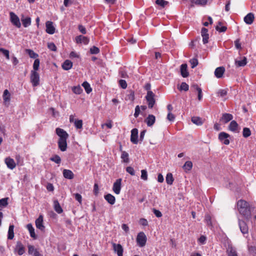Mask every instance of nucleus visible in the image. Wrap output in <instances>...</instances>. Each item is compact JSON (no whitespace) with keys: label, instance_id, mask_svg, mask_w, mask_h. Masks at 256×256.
<instances>
[{"label":"nucleus","instance_id":"nucleus-1","mask_svg":"<svg viewBox=\"0 0 256 256\" xmlns=\"http://www.w3.org/2000/svg\"><path fill=\"white\" fill-rule=\"evenodd\" d=\"M238 209L240 214L248 218L250 217L251 211L249 204L244 200H240L237 202Z\"/></svg>","mask_w":256,"mask_h":256},{"label":"nucleus","instance_id":"nucleus-2","mask_svg":"<svg viewBox=\"0 0 256 256\" xmlns=\"http://www.w3.org/2000/svg\"><path fill=\"white\" fill-rule=\"evenodd\" d=\"M155 94L152 92H148L146 96V100L148 102V107L152 108L156 103L154 98Z\"/></svg>","mask_w":256,"mask_h":256},{"label":"nucleus","instance_id":"nucleus-3","mask_svg":"<svg viewBox=\"0 0 256 256\" xmlns=\"http://www.w3.org/2000/svg\"><path fill=\"white\" fill-rule=\"evenodd\" d=\"M136 241L137 244L140 247H143L146 242V236L144 232H140L138 234Z\"/></svg>","mask_w":256,"mask_h":256},{"label":"nucleus","instance_id":"nucleus-4","mask_svg":"<svg viewBox=\"0 0 256 256\" xmlns=\"http://www.w3.org/2000/svg\"><path fill=\"white\" fill-rule=\"evenodd\" d=\"M30 82L33 86H36L40 84L39 74L35 70H32L30 72Z\"/></svg>","mask_w":256,"mask_h":256},{"label":"nucleus","instance_id":"nucleus-5","mask_svg":"<svg viewBox=\"0 0 256 256\" xmlns=\"http://www.w3.org/2000/svg\"><path fill=\"white\" fill-rule=\"evenodd\" d=\"M10 20L13 25L20 28L21 26V24L20 20L19 18L16 15L14 12H10Z\"/></svg>","mask_w":256,"mask_h":256},{"label":"nucleus","instance_id":"nucleus-6","mask_svg":"<svg viewBox=\"0 0 256 256\" xmlns=\"http://www.w3.org/2000/svg\"><path fill=\"white\" fill-rule=\"evenodd\" d=\"M56 134L59 136L58 140H67L68 134L64 130L58 128L56 130Z\"/></svg>","mask_w":256,"mask_h":256},{"label":"nucleus","instance_id":"nucleus-7","mask_svg":"<svg viewBox=\"0 0 256 256\" xmlns=\"http://www.w3.org/2000/svg\"><path fill=\"white\" fill-rule=\"evenodd\" d=\"M230 135L225 132H221L218 134V139L224 144L228 145L230 144V140L228 139Z\"/></svg>","mask_w":256,"mask_h":256},{"label":"nucleus","instance_id":"nucleus-8","mask_svg":"<svg viewBox=\"0 0 256 256\" xmlns=\"http://www.w3.org/2000/svg\"><path fill=\"white\" fill-rule=\"evenodd\" d=\"M122 178H118L114 183L112 190L116 194H120V192L122 187Z\"/></svg>","mask_w":256,"mask_h":256},{"label":"nucleus","instance_id":"nucleus-9","mask_svg":"<svg viewBox=\"0 0 256 256\" xmlns=\"http://www.w3.org/2000/svg\"><path fill=\"white\" fill-rule=\"evenodd\" d=\"M113 250L116 252L118 256H123L124 249L120 244H116L112 243Z\"/></svg>","mask_w":256,"mask_h":256},{"label":"nucleus","instance_id":"nucleus-10","mask_svg":"<svg viewBox=\"0 0 256 256\" xmlns=\"http://www.w3.org/2000/svg\"><path fill=\"white\" fill-rule=\"evenodd\" d=\"M46 32L50 34H52L55 32L56 28L53 25V22L51 21H48L46 23Z\"/></svg>","mask_w":256,"mask_h":256},{"label":"nucleus","instance_id":"nucleus-11","mask_svg":"<svg viewBox=\"0 0 256 256\" xmlns=\"http://www.w3.org/2000/svg\"><path fill=\"white\" fill-rule=\"evenodd\" d=\"M36 227L42 231H44L45 226L43 224V216L40 215L36 220Z\"/></svg>","mask_w":256,"mask_h":256},{"label":"nucleus","instance_id":"nucleus-12","mask_svg":"<svg viewBox=\"0 0 256 256\" xmlns=\"http://www.w3.org/2000/svg\"><path fill=\"white\" fill-rule=\"evenodd\" d=\"M138 130L136 128H133L131 130L130 141L134 144H137L138 142Z\"/></svg>","mask_w":256,"mask_h":256},{"label":"nucleus","instance_id":"nucleus-13","mask_svg":"<svg viewBox=\"0 0 256 256\" xmlns=\"http://www.w3.org/2000/svg\"><path fill=\"white\" fill-rule=\"evenodd\" d=\"M2 98L4 104L7 106H8L10 100V94L8 90H4Z\"/></svg>","mask_w":256,"mask_h":256},{"label":"nucleus","instance_id":"nucleus-14","mask_svg":"<svg viewBox=\"0 0 256 256\" xmlns=\"http://www.w3.org/2000/svg\"><path fill=\"white\" fill-rule=\"evenodd\" d=\"M238 224L241 232L244 234H248V228L246 222L244 220H240Z\"/></svg>","mask_w":256,"mask_h":256},{"label":"nucleus","instance_id":"nucleus-15","mask_svg":"<svg viewBox=\"0 0 256 256\" xmlns=\"http://www.w3.org/2000/svg\"><path fill=\"white\" fill-rule=\"evenodd\" d=\"M225 72V68L224 66L217 68L214 71V76L218 78H222Z\"/></svg>","mask_w":256,"mask_h":256},{"label":"nucleus","instance_id":"nucleus-16","mask_svg":"<svg viewBox=\"0 0 256 256\" xmlns=\"http://www.w3.org/2000/svg\"><path fill=\"white\" fill-rule=\"evenodd\" d=\"M4 162L8 168L10 170H13L16 166L14 160L10 157L6 158Z\"/></svg>","mask_w":256,"mask_h":256},{"label":"nucleus","instance_id":"nucleus-17","mask_svg":"<svg viewBox=\"0 0 256 256\" xmlns=\"http://www.w3.org/2000/svg\"><path fill=\"white\" fill-rule=\"evenodd\" d=\"M202 36V42L204 44L208 42L209 36L208 34V30L207 28H202L201 31Z\"/></svg>","mask_w":256,"mask_h":256},{"label":"nucleus","instance_id":"nucleus-18","mask_svg":"<svg viewBox=\"0 0 256 256\" xmlns=\"http://www.w3.org/2000/svg\"><path fill=\"white\" fill-rule=\"evenodd\" d=\"M232 118L233 116L232 114L224 113L222 114V118H220V121L222 122L224 124H226L232 120Z\"/></svg>","mask_w":256,"mask_h":256},{"label":"nucleus","instance_id":"nucleus-19","mask_svg":"<svg viewBox=\"0 0 256 256\" xmlns=\"http://www.w3.org/2000/svg\"><path fill=\"white\" fill-rule=\"evenodd\" d=\"M180 74L183 78H187L189 76L188 71V66L186 64H182L180 66Z\"/></svg>","mask_w":256,"mask_h":256},{"label":"nucleus","instance_id":"nucleus-20","mask_svg":"<svg viewBox=\"0 0 256 256\" xmlns=\"http://www.w3.org/2000/svg\"><path fill=\"white\" fill-rule=\"evenodd\" d=\"M58 147L62 152H65L68 147L67 140H58Z\"/></svg>","mask_w":256,"mask_h":256},{"label":"nucleus","instance_id":"nucleus-21","mask_svg":"<svg viewBox=\"0 0 256 256\" xmlns=\"http://www.w3.org/2000/svg\"><path fill=\"white\" fill-rule=\"evenodd\" d=\"M254 14L250 12L245 16L244 18V22L248 24H251L254 22Z\"/></svg>","mask_w":256,"mask_h":256},{"label":"nucleus","instance_id":"nucleus-22","mask_svg":"<svg viewBox=\"0 0 256 256\" xmlns=\"http://www.w3.org/2000/svg\"><path fill=\"white\" fill-rule=\"evenodd\" d=\"M16 250L17 251L18 254L21 256L25 252V249L23 246V244H22L20 242H18L16 247Z\"/></svg>","mask_w":256,"mask_h":256},{"label":"nucleus","instance_id":"nucleus-23","mask_svg":"<svg viewBox=\"0 0 256 256\" xmlns=\"http://www.w3.org/2000/svg\"><path fill=\"white\" fill-rule=\"evenodd\" d=\"M21 21L24 28H26L31 24V18L28 16H24L22 15L21 16Z\"/></svg>","mask_w":256,"mask_h":256},{"label":"nucleus","instance_id":"nucleus-24","mask_svg":"<svg viewBox=\"0 0 256 256\" xmlns=\"http://www.w3.org/2000/svg\"><path fill=\"white\" fill-rule=\"evenodd\" d=\"M76 43H84L87 44L89 42V39L84 36H79L76 38Z\"/></svg>","mask_w":256,"mask_h":256},{"label":"nucleus","instance_id":"nucleus-25","mask_svg":"<svg viewBox=\"0 0 256 256\" xmlns=\"http://www.w3.org/2000/svg\"><path fill=\"white\" fill-rule=\"evenodd\" d=\"M156 121V118L152 114H149L147 118L145 120V122L146 123L148 126H152Z\"/></svg>","mask_w":256,"mask_h":256},{"label":"nucleus","instance_id":"nucleus-26","mask_svg":"<svg viewBox=\"0 0 256 256\" xmlns=\"http://www.w3.org/2000/svg\"><path fill=\"white\" fill-rule=\"evenodd\" d=\"M238 127V125L236 121L232 120L228 126V129L233 132H236Z\"/></svg>","mask_w":256,"mask_h":256},{"label":"nucleus","instance_id":"nucleus-27","mask_svg":"<svg viewBox=\"0 0 256 256\" xmlns=\"http://www.w3.org/2000/svg\"><path fill=\"white\" fill-rule=\"evenodd\" d=\"M63 175L65 178L69 180H72L74 177V174L72 171L68 170H63Z\"/></svg>","mask_w":256,"mask_h":256},{"label":"nucleus","instance_id":"nucleus-28","mask_svg":"<svg viewBox=\"0 0 256 256\" xmlns=\"http://www.w3.org/2000/svg\"><path fill=\"white\" fill-rule=\"evenodd\" d=\"M192 88H193L198 92V98L199 101H200L202 98V88L198 84H194L192 86Z\"/></svg>","mask_w":256,"mask_h":256},{"label":"nucleus","instance_id":"nucleus-29","mask_svg":"<svg viewBox=\"0 0 256 256\" xmlns=\"http://www.w3.org/2000/svg\"><path fill=\"white\" fill-rule=\"evenodd\" d=\"M105 200L110 204H114L116 202L115 197L111 194H107L104 196Z\"/></svg>","mask_w":256,"mask_h":256},{"label":"nucleus","instance_id":"nucleus-30","mask_svg":"<svg viewBox=\"0 0 256 256\" xmlns=\"http://www.w3.org/2000/svg\"><path fill=\"white\" fill-rule=\"evenodd\" d=\"M72 66V62L70 60H66L62 64V68L64 70H70Z\"/></svg>","mask_w":256,"mask_h":256},{"label":"nucleus","instance_id":"nucleus-31","mask_svg":"<svg viewBox=\"0 0 256 256\" xmlns=\"http://www.w3.org/2000/svg\"><path fill=\"white\" fill-rule=\"evenodd\" d=\"M26 228L30 232V236L34 239H36L37 238V236L35 234L34 229L33 228L32 224H28L26 226Z\"/></svg>","mask_w":256,"mask_h":256},{"label":"nucleus","instance_id":"nucleus-32","mask_svg":"<svg viewBox=\"0 0 256 256\" xmlns=\"http://www.w3.org/2000/svg\"><path fill=\"white\" fill-rule=\"evenodd\" d=\"M54 207L55 211L58 214H61L63 210L60 206L59 202L58 200H54Z\"/></svg>","mask_w":256,"mask_h":256},{"label":"nucleus","instance_id":"nucleus-33","mask_svg":"<svg viewBox=\"0 0 256 256\" xmlns=\"http://www.w3.org/2000/svg\"><path fill=\"white\" fill-rule=\"evenodd\" d=\"M235 64L237 67L244 66L247 64V59L246 57L242 58V60H235Z\"/></svg>","mask_w":256,"mask_h":256},{"label":"nucleus","instance_id":"nucleus-34","mask_svg":"<svg viewBox=\"0 0 256 256\" xmlns=\"http://www.w3.org/2000/svg\"><path fill=\"white\" fill-rule=\"evenodd\" d=\"M120 150L122 151L121 158L122 160V162L124 163L129 162L128 154L125 151H122L121 148Z\"/></svg>","mask_w":256,"mask_h":256},{"label":"nucleus","instance_id":"nucleus-35","mask_svg":"<svg viewBox=\"0 0 256 256\" xmlns=\"http://www.w3.org/2000/svg\"><path fill=\"white\" fill-rule=\"evenodd\" d=\"M226 252L228 256H238L236 249L231 246H228Z\"/></svg>","mask_w":256,"mask_h":256},{"label":"nucleus","instance_id":"nucleus-36","mask_svg":"<svg viewBox=\"0 0 256 256\" xmlns=\"http://www.w3.org/2000/svg\"><path fill=\"white\" fill-rule=\"evenodd\" d=\"M192 122L194 124L198 126H201L202 124L204 122L202 119L198 117V116L192 117Z\"/></svg>","mask_w":256,"mask_h":256},{"label":"nucleus","instance_id":"nucleus-37","mask_svg":"<svg viewBox=\"0 0 256 256\" xmlns=\"http://www.w3.org/2000/svg\"><path fill=\"white\" fill-rule=\"evenodd\" d=\"M183 169L185 172L189 171L192 170V163L191 161H187L185 162L182 166Z\"/></svg>","mask_w":256,"mask_h":256},{"label":"nucleus","instance_id":"nucleus-38","mask_svg":"<svg viewBox=\"0 0 256 256\" xmlns=\"http://www.w3.org/2000/svg\"><path fill=\"white\" fill-rule=\"evenodd\" d=\"M228 94L227 89H220L216 92V95L218 96L221 98H224Z\"/></svg>","mask_w":256,"mask_h":256},{"label":"nucleus","instance_id":"nucleus-39","mask_svg":"<svg viewBox=\"0 0 256 256\" xmlns=\"http://www.w3.org/2000/svg\"><path fill=\"white\" fill-rule=\"evenodd\" d=\"M14 226L10 225L8 230V238L9 240H12L14 237Z\"/></svg>","mask_w":256,"mask_h":256},{"label":"nucleus","instance_id":"nucleus-40","mask_svg":"<svg viewBox=\"0 0 256 256\" xmlns=\"http://www.w3.org/2000/svg\"><path fill=\"white\" fill-rule=\"evenodd\" d=\"M166 182L169 185H172L174 180L172 174V173H168L166 176Z\"/></svg>","mask_w":256,"mask_h":256},{"label":"nucleus","instance_id":"nucleus-41","mask_svg":"<svg viewBox=\"0 0 256 256\" xmlns=\"http://www.w3.org/2000/svg\"><path fill=\"white\" fill-rule=\"evenodd\" d=\"M82 86L84 88L87 94H90L92 91L90 84L87 82H84L82 83Z\"/></svg>","mask_w":256,"mask_h":256},{"label":"nucleus","instance_id":"nucleus-42","mask_svg":"<svg viewBox=\"0 0 256 256\" xmlns=\"http://www.w3.org/2000/svg\"><path fill=\"white\" fill-rule=\"evenodd\" d=\"M26 52L28 54L29 56L31 58H36L38 56V54L34 52L32 50L30 49H26Z\"/></svg>","mask_w":256,"mask_h":256},{"label":"nucleus","instance_id":"nucleus-43","mask_svg":"<svg viewBox=\"0 0 256 256\" xmlns=\"http://www.w3.org/2000/svg\"><path fill=\"white\" fill-rule=\"evenodd\" d=\"M204 220L208 226H210L212 228V217L210 214L206 215Z\"/></svg>","mask_w":256,"mask_h":256},{"label":"nucleus","instance_id":"nucleus-44","mask_svg":"<svg viewBox=\"0 0 256 256\" xmlns=\"http://www.w3.org/2000/svg\"><path fill=\"white\" fill-rule=\"evenodd\" d=\"M251 134V131L249 128H244L242 131V136L244 138H248Z\"/></svg>","mask_w":256,"mask_h":256},{"label":"nucleus","instance_id":"nucleus-45","mask_svg":"<svg viewBox=\"0 0 256 256\" xmlns=\"http://www.w3.org/2000/svg\"><path fill=\"white\" fill-rule=\"evenodd\" d=\"M72 90L74 93L77 94H80L82 92V90L80 86H74L72 88Z\"/></svg>","mask_w":256,"mask_h":256},{"label":"nucleus","instance_id":"nucleus-46","mask_svg":"<svg viewBox=\"0 0 256 256\" xmlns=\"http://www.w3.org/2000/svg\"><path fill=\"white\" fill-rule=\"evenodd\" d=\"M74 124L77 129H81L82 128V120H76L74 122Z\"/></svg>","mask_w":256,"mask_h":256},{"label":"nucleus","instance_id":"nucleus-47","mask_svg":"<svg viewBox=\"0 0 256 256\" xmlns=\"http://www.w3.org/2000/svg\"><path fill=\"white\" fill-rule=\"evenodd\" d=\"M0 52L3 54L6 59H10V52L8 50L1 48H0Z\"/></svg>","mask_w":256,"mask_h":256},{"label":"nucleus","instance_id":"nucleus-48","mask_svg":"<svg viewBox=\"0 0 256 256\" xmlns=\"http://www.w3.org/2000/svg\"><path fill=\"white\" fill-rule=\"evenodd\" d=\"M8 198H2L0 200V207H6L8 204Z\"/></svg>","mask_w":256,"mask_h":256},{"label":"nucleus","instance_id":"nucleus-49","mask_svg":"<svg viewBox=\"0 0 256 256\" xmlns=\"http://www.w3.org/2000/svg\"><path fill=\"white\" fill-rule=\"evenodd\" d=\"M126 100L134 101V92L133 90H130L129 94H127Z\"/></svg>","mask_w":256,"mask_h":256},{"label":"nucleus","instance_id":"nucleus-50","mask_svg":"<svg viewBox=\"0 0 256 256\" xmlns=\"http://www.w3.org/2000/svg\"><path fill=\"white\" fill-rule=\"evenodd\" d=\"M189 86L185 82H182L179 88L180 90H184L186 92L188 90Z\"/></svg>","mask_w":256,"mask_h":256},{"label":"nucleus","instance_id":"nucleus-51","mask_svg":"<svg viewBox=\"0 0 256 256\" xmlns=\"http://www.w3.org/2000/svg\"><path fill=\"white\" fill-rule=\"evenodd\" d=\"M168 2L165 1L164 0H156V4L162 8H164L166 5L168 4Z\"/></svg>","mask_w":256,"mask_h":256},{"label":"nucleus","instance_id":"nucleus-52","mask_svg":"<svg viewBox=\"0 0 256 256\" xmlns=\"http://www.w3.org/2000/svg\"><path fill=\"white\" fill-rule=\"evenodd\" d=\"M40 62L39 59L36 58L34 60V64H33V69H34L33 70H35L36 72L38 70L39 66H40Z\"/></svg>","mask_w":256,"mask_h":256},{"label":"nucleus","instance_id":"nucleus-53","mask_svg":"<svg viewBox=\"0 0 256 256\" xmlns=\"http://www.w3.org/2000/svg\"><path fill=\"white\" fill-rule=\"evenodd\" d=\"M50 160L58 164H60L61 162V158L58 155H55L53 157L51 158Z\"/></svg>","mask_w":256,"mask_h":256},{"label":"nucleus","instance_id":"nucleus-54","mask_svg":"<svg viewBox=\"0 0 256 256\" xmlns=\"http://www.w3.org/2000/svg\"><path fill=\"white\" fill-rule=\"evenodd\" d=\"M90 52L91 54H98L100 52V50L98 47L93 46L90 48Z\"/></svg>","mask_w":256,"mask_h":256},{"label":"nucleus","instance_id":"nucleus-55","mask_svg":"<svg viewBox=\"0 0 256 256\" xmlns=\"http://www.w3.org/2000/svg\"><path fill=\"white\" fill-rule=\"evenodd\" d=\"M190 63L192 66V68H195L196 66L198 64V60L196 58H192V59H191L190 60Z\"/></svg>","mask_w":256,"mask_h":256},{"label":"nucleus","instance_id":"nucleus-56","mask_svg":"<svg viewBox=\"0 0 256 256\" xmlns=\"http://www.w3.org/2000/svg\"><path fill=\"white\" fill-rule=\"evenodd\" d=\"M141 178L144 180H148V174L146 170H141Z\"/></svg>","mask_w":256,"mask_h":256},{"label":"nucleus","instance_id":"nucleus-57","mask_svg":"<svg viewBox=\"0 0 256 256\" xmlns=\"http://www.w3.org/2000/svg\"><path fill=\"white\" fill-rule=\"evenodd\" d=\"M216 30L220 32H225L227 30V28L226 26H222L220 27L218 26H216Z\"/></svg>","mask_w":256,"mask_h":256},{"label":"nucleus","instance_id":"nucleus-58","mask_svg":"<svg viewBox=\"0 0 256 256\" xmlns=\"http://www.w3.org/2000/svg\"><path fill=\"white\" fill-rule=\"evenodd\" d=\"M48 47L52 51L56 52V47L54 42L48 43Z\"/></svg>","mask_w":256,"mask_h":256},{"label":"nucleus","instance_id":"nucleus-59","mask_svg":"<svg viewBox=\"0 0 256 256\" xmlns=\"http://www.w3.org/2000/svg\"><path fill=\"white\" fill-rule=\"evenodd\" d=\"M207 0H196L194 2L197 5L204 6L206 4Z\"/></svg>","mask_w":256,"mask_h":256},{"label":"nucleus","instance_id":"nucleus-60","mask_svg":"<svg viewBox=\"0 0 256 256\" xmlns=\"http://www.w3.org/2000/svg\"><path fill=\"white\" fill-rule=\"evenodd\" d=\"M126 171L132 176H134L135 174L134 170V168L131 166H128L126 168Z\"/></svg>","mask_w":256,"mask_h":256},{"label":"nucleus","instance_id":"nucleus-61","mask_svg":"<svg viewBox=\"0 0 256 256\" xmlns=\"http://www.w3.org/2000/svg\"><path fill=\"white\" fill-rule=\"evenodd\" d=\"M119 84L120 86L124 89H125L127 87V83L125 80H119Z\"/></svg>","mask_w":256,"mask_h":256},{"label":"nucleus","instance_id":"nucleus-62","mask_svg":"<svg viewBox=\"0 0 256 256\" xmlns=\"http://www.w3.org/2000/svg\"><path fill=\"white\" fill-rule=\"evenodd\" d=\"M35 250H36V249H35L33 246H28V252L30 254H33L35 252Z\"/></svg>","mask_w":256,"mask_h":256},{"label":"nucleus","instance_id":"nucleus-63","mask_svg":"<svg viewBox=\"0 0 256 256\" xmlns=\"http://www.w3.org/2000/svg\"><path fill=\"white\" fill-rule=\"evenodd\" d=\"M139 223L143 226H147L148 225V220L144 218H142L140 220Z\"/></svg>","mask_w":256,"mask_h":256},{"label":"nucleus","instance_id":"nucleus-64","mask_svg":"<svg viewBox=\"0 0 256 256\" xmlns=\"http://www.w3.org/2000/svg\"><path fill=\"white\" fill-rule=\"evenodd\" d=\"M152 212L156 217L160 218L162 216V214L159 210L153 208Z\"/></svg>","mask_w":256,"mask_h":256}]
</instances>
